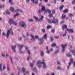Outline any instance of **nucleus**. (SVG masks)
<instances>
[{
	"label": "nucleus",
	"instance_id": "nucleus-1",
	"mask_svg": "<svg viewBox=\"0 0 75 75\" xmlns=\"http://www.w3.org/2000/svg\"><path fill=\"white\" fill-rule=\"evenodd\" d=\"M47 38V34H46L44 35L43 36V38L41 39H38V40L40 41V43L39 44V45H42V44H43V42H44V40H43V38H44L45 40H46Z\"/></svg>",
	"mask_w": 75,
	"mask_h": 75
},
{
	"label": "nucleus",
	"instance_id": "nucleus-2",
	"mask_svg": "<svg viewBox=\"0 0 75 75\" xmlns=\"http://www.w3.org/2000/svg\"><path fill=\"white\" fill-rule=\"evenodd\" d=\"M12 31H13V30L12 29V28H10V30H8L7 31L6 34V36L7 38H8V37H9V35L10 33L11 34V35H13V34H14V33Z\"/></svg>",
	"mask_w": 75,
	"mask_h": 75
},
{
	"label": "nucleus",
	"instance_id": "nucleus-3",
	"mask_svg": "<svg viewBox=\"0 0 75 75\" xmlns=\"http://www.w3.org/2000/svg\"><path fill=\"white\" fill-rule=\"evenodd\" d=\"M48 21L49 23H51V24L53 23L55 24H58V20H57L56 21L54 18H53L52 21H51V20H48Z\"/></svg>",
	"mask_w": 75,
	"mask_h": 75
},
{
	"label": "nucleus",
	"instance_id": "nucleus-4",
	"mask_svg": "<svg viewBox=\"0 0 75 75\" xmlns=\"http://www.w3.org/2000/svg\"><path fill=\"white\" fill-rule=\"evenodd\" d=\"M19 25L20 26H21L22 27H24V28H25L27 27L26 24L24 21H21L20 22Z\"/></svg>",
	"mask_w": 75,
	"mask_h": 75
},
{
	"label": "nucleus",
	"instance_id": "nucleus-5",
	"mask_svg": "<svg viewBox=\"0 0 75 75\" xmlns=\"http://www.w3.org/2000/svg\"><path fill=\"white\" fill-rule=\"evenodd\" d=\"M12 23H13L15 25H17V23L15 22L14 21V20L13 18L9 19V24L10 25H11Z\"/></svg>",
	"mask_w": 75,
	"mask_h": 75
},
{
	"label": "nucleus",
	"instance_id": "nucleus-6",
	"mask_svg": "<svg viewBox=\"0 0 75 75\" xmlns=\"http://www.w3.org/2000/svg\"><path fill=\"white\" fill-rule=\"evenodd\" d=\"M68 45L67 44H65L64 45H63V44H62L61 45L62 47V51L63 52H64L65 51V48L66 46H67Z\"/></svg>",
	"mask_w": 75,
	"mask_h": 75
},
{
	"label": "nucleus",
	"instance_id": "nucleus-7",
	"mask_svg": "<svg viewBox=\"0 0 75 75\" xmlns=\"http://www.w3.org/2000/svg\"><path fill=\"white\" fill-rule=\"evenodd\" d=\"M66 30L68 31L69 33H74V30L72 29H67Z\"/></svg>",
	"mask_w": 75,
	"mask_h": 75
},
{
	"label": "nucleus",
	"instance_id": "nucleus-8",
	"mask_svg": "<svg viewBox=\"0 0 75 75\" xmlns=\"http://www.w3.org/2000/svg\"><path fill=\"white\" fill-rule=\"evenodd\" d=\"M47 12L49 14H50V13H51V10H49L48 9H47L46 10H45L44 14H45V13H47Z\"/></svg>",
	"mask_w": 75,
	"mask_h": 75
},
{
	"label": "nucleus",
	"instance_id": "nucleus-9",
	"mask_svg": "<svg viewBox=\"0 0 75 75\" xmlns=\"http://www.w3.org/2000/svg\"><path fill=\"white\" fill-rule=\"evenodd\" d=\"M11 47L13 50V52H16V50H15L14 49L16 48V45H15V46H12Z\"/></svg>",
	"mask_w": 75,
	"mask_h": 75
},
{
	"label": "nucleus",
	"instance_id": "nucleus-10",
	"mask_svg": "<svg viewBox=\"0 0 75 75\" xmlns=\"http://www.w3.org/2000/svg\"><path fill=\"white\" fill-rule=\"evenodd\" d=\"M31 1H33V3H34L35 4H38V1H35V0H30ZM35 1V2L34 1Z\"/></svg>",
	"mask_w": 75,
	"mask_h": 75
},
{
	"label": "nucleus",
	"instance_id": "nucleus-11",
	"mask_svg": "<svg viewBox=\"0 0 75 75\" xmlns=\"http://www.w3.org/2000/svg\"><path fill=\"white\" fill-rule=\"evenodd\" d=\"M18 46L19 47V49L20 50H21V49L23 48V45H18Z\"/></svg>",
	"mask_w": 75,
	"mask_h": 75
},
{
	"label": "nucleus",
	"instance_id": "nucleus-12",
	"mask_svg": "<svg viewBox=\"0 0 75 75\" xmlns=\"http://www.w3.org/2000/svg\"><path fill=\"white\" fill-rule=\"evenodd\" d=\"M70 62H71L73 63H74V67H75V62H73V59L71 58L70 60Z\"/></svg>",
	"mask_w": 75,
	"mask_h": 75
},
{
	"label": "nucleus",
	"instance_id": "nucleus-13",
	"mask_svg": "<svg viewBox=\"0 0 75 75\" xmlns=\"http://www.w3.org/2000/svg\"><path fill=\"white\" fill-rule=\"evenodd\" d=\"M42 64H43V67L45 69L46 68H47V65H46V64H45V62H43L42 63Z\"/></svg>",
	"mask_w": 75,
	"mask_h": 75
},
{
	"label": "nucleus",
	"instance_id": "nucleus-14",
	"mask_svg": "<svg viewBox=\"0 0 75 75\" xmlns=\"http://www.w3.org/2000/svg\"><path fill=\"white\" fill-rule=\"evenodd\" d=\"M10 10L13 13L14 12V11H15V10H14V8L12 7H11L10 8Z\"/></svg>",
	"mask_w": 75,
	"mask_h": 75
},
{
	"label": "nucleus",
	"instance_id": "nucleus-15",
	"mask_svg": "<svg viewBox=\"0 0 75 75\" xmlns=\"http://www.w3.org/2000/svg\"><path fill=\"white\" fill-rule=\"evenodd\" d=\"M67 28V25H64L62 26V29L63 31L64 30V28Z\"/></svg>",
	"mask_w": 75,
	"mask_h": 75
},
{
	"label": "nucleus",
	"instance_id": "nucleus-16",
	"mask_svg": "<svg viewBox=\"0 0 75 75\" xmlns=\"http://www.w3.org/2000/svg\"><path fill=\"white\" fill-rule=\"evenodd\" d=\"M46 49H47V50L46 51V52L47 54H50V51L48 50V47L47 46L46 47Z\"/></svg>",
	"mask_w": 75,
	"mask_h": 75
},
{
	"label": "nucleus",
	"instance_id": "nucleus-17",
	"mask_svg": "<svg viewBox=\"0 0 75 75\" xmlns=\"http://www.w3.org/2000/svg\"><path fill=\"white\" fill-rule=\"evenodd\" d=\"M30 36L32 37V38L31 39V41H34L35 40V38H34V37L31 35H30Z\"/></svg>",
	"mask_w": 75,
	"mask_h": 75
},
{
	"label": "nucleus",
	"instance_id": "nucleus-18",
	"mask_svg": "<svg viewBox=\"0 0 75 75\" xmlns=\"http://www.w3.org/2000/svg\"><path fill=\"white\" fill-rule=\"evenodd\" d=\"M44 17V16H41L40 18V19L39 20V21H41L42 20H43Z\"/></svg>",
	"mask_w": 75,
	"mask_h": 75
},
{
	"label": "nucleus",
	"instance_id": "nucleus-19",
	"mask_svg": "<svg viewBox=\"0 0 75 75\" xmlns=\"http://www.w3.org/2000/svg\"><path fill=\"white\" fill-rule=\"evenodd\" d=\"M25 70L26 69L25 68H22V71L23 72V74H25Z\"/></svg>",
	"mask_w": 75,
	"mask_h": 75
},
{
	"label": "nucleus",
	"instance_id": "nucleus-20",
	"mask_svg": "<svg viewBox=\"0 0 75 75\" xmlns=\"http://www.w3.org/2000/svg\"><path fill=\"white\" fill-rule=\"evenodd\" d=\"M15 12H20L21 13H22V12H23V11H21V10H20V9H18L16 10L15 11Z\"/></svg>",
	"mask_w": 75,
	"mask_h": 75
},
{
	"label": "nucleus",
	"instance_id": "nucleus-21",
	"mask_svg": "<svg viewBox=\"0 0 75 75\" xmlns=\"http://www.w3.org/2000/svg\"><path fill=\"white\" fill-rule=\"evenodd\" d=\"M45 7L44 6H42L41 8V10L42 11H45Z\"/></svg>",
	"mask_w": 75,
	"mask_h": 75
},
{
	"label": "nucleus",
	"instance_id": "nucleus-22",
	"mask_svg": "<svg viewBox=\"0 0 75 75\" xmlns=\"http://www.w3.org/2000/svg\"><path fill=\"white\" fill-rule=\"evenodd\" d=\"M42 63H43V62H41V61L40 60H38V61L37 65H38V64H42Z\"/></svg>",
	"mask_w": 75,
	"mask_h": 75
},
{
	"label": "nucleus",
	"instance_id": "nucleus-23",
	"mask_svg": "<svg viewBox=\"0 0 75 75\" xmlns=\"http://www.w3.org/2000/svg\"><path fill=\"white\" fill-rule=\"evenodd\" d=\"M59 50H57L54 53V55H57L58 52H59Z\"/></svg>",
	"mask_w": 75,
	"mask_h": 75
},
{
	"label": "nucleus",
	"instance_id": "nucleus-24",
	"mask_svg": "<svg viewBox=\"0 0 75 75\" xmlns=\"http://www.w3.org/2000/svg\"><path fill=\"white\" fill-rule=\"evenodd\" d=\"M63 12L64 13H68V10L67 9H65L63 11Z\"/></svg>",
	"mask_w": 75,
	"mask_h": 75
},
{
	"label": "nucleus",
	"instance_id": "nucleus-25",
	"mask_svg": "<svg viewBox=\"0 0 75 75\" xmlns=\"http://www.w3.org/2000/svg\"><path fill=\"white\" fill-rule=\"evenodd\" d=\"M49 17L50 18H51V17H53V16L52 15V14L51 13H49Z\"/></svg>",
	"mask_w": 75,
	"mask_h": 75
},
{
	"label": "nucleus",
	"instance_id": "nucleus-26",
	"mask_svg": "<svg viewBox=\"0 0 75 75\" xmlns=\"http://www.w3.org/2000/svg\"><path fill=\"white\" fill-rule=\"evenodd\" d=\"M68 16H69V17H74V15L71 13H69L68 14Z\"/></svg>",
	"mask_w": 75,
	"mask_h": 75
},
{
	"label": "nucleus",
	"instance_id": "nucleus-27",
	"mask_svg": "<svg viewBox=\"0 0 75 75\" xmlns=\"http://www.w3.org/2000/svg\"><path fill=\"white\" fill-rule=\"evenodd\" d=\"M2 64H0V71L1 72L2 71Z\"/></svg>",
	"mask_w": 75,
	"mask_h": 75
},
{
	"label": "nucleus",
	"instance_id": "nucleus-28",
	"mask_svg": "<svg viewBox=\"0 0 75 75\" xmlns=\"http://www.w3.org/2000/svg\"><path fill=\"white\" fill-rule=\"evenodd\" d=\"M63 8H64V6L63 5L61 6L59 8L60 10H62L63 9Z\"/></svg>",
	"mask_w": 75,
	"mask_h": 75
},
{
	"label": "nucleus",
	"instance_id": "nucleus-29",
	"mask_svg": "<svg viewBox=\"0 0 75 75\" xmlns=\"http://www.w3.org/2000/svg\"><path fill=\"white\" fill-rule=\"evenodd\" d=\"M64 16V15L63 14H62V18L63 20L66 17V15H64V16Z\"/></svg>",
	"mask_w": 75,
	"mask_h": 75
},
{
	"label": "nucleus",
	"instance_id": "nucleus-30",
	"mask_svg": "<svg viewBox=\"0 0 75 75\" xmlns=\"http://www.w3.org/2000/svg\"><path fill=\"white\" fill-rule=\"evenodd\" d=\"M19 15H20V14L19 13H16V14H15L14 16V18H16V16H19Z\"/></svg>",
	"mask_w": 75,
	"mask_h": 75
},
{
	"label": "nucleus",
	"instance_id": "nucleus-31",
	"mask_svg": "<svg viewBox=\"0 0 75 75\" xmlns=\"http://www.w3.org/2000/svg\"><path fill=\"white\" fill-rule=\"evenodd\" d=\"M12 0H9V2L10 4H13V3L12 2Z\"/></svg>",
	"mask_w": 75,
	"mask_h": 75
},
{
	"label": "nucleus",
	"instance_id": "nucleus-32",
	"mask_svg": "<svg viewBox=\"0 0 75 75\" xmlns=\"http://www.w3.org/2000/svg\"><path fill=\"white\" fill-rule=\"evenodd\" d=\"M41 64H37L38 68H41V67H42V66L41 65Z\"/></svg>",
	"mask_w": 75,
	"mask_h": 75
},
{
	"label": "nucleus",
	"instance_id": "nucleus-33",
	"mask_svg": "<svg viewBox=\"0 0 75 75\" xmlns=\"http://www.w3.org/2000/svg\"><path fill=\"white\" fill-rule=\"evenodd\" d=\"M56 45H57V44L55 43H53L51 45L52 47H55Z\"/></svg>",
	"mask_w": 75,
	"mask_h": 75
},
{
	"label": "nucleus",
	"instance_id": "nucleus-34",
	"mask_svg": "<svg viewBox=\"0 0 75 75\" xmlns=\"http://www.w3.org/2000/svg\"><path fill=\"white\" fill-rule=\"evenodd\" d=\"M41 55L42 57L44 56V52H43L42 51H41Z\"/></svg>",
	"mask_w": 75,
	"mask_h": 75
},
{
	"label": "nucleus",
	"instance_id": "nucleus-35",
	"mask_svg": "<svg viewBox=\"0 0 75 75\" xmlns=\"http://www.w3.org/2000/svg\"><path fill=\"white\" fill-rule=\"evenodd\" d=\"M67 55L69 57H71L72 55L69 53H68L67 54Z\"/></svg>",
	"mask_w": 75,
	"mask_h": 75
},
{
	"label": "nucleus",
	"instance_id": "nucleus-36",
	"mask_svg": "<svg viewBox=\"0 0 75 75\" xmlns=\"http://www.w3.org/2000/svg\"><path fill=\"white\" fill-rule=\"evenodd\" d=\"M42 32L44 33L45 32V29H43L41 30Z\"/></svg>",
	"mask_w": 75,
	"mask_h": 75
},
{
	"label": "nucleus",
	"instance_id": "nucleus-37",
	"mask_svg": "<svg viewBox=\"0 0 75 75\" xmlns=\"http://www.w3.org/2000/svg\"><path fill=\"white\" fill-rule=\"evenodd\" d=\"M51 28V26L50 25H48L47 26V30H48L49 28Z\"/></svg>",
	"mask_w": 75,
	"mask_h": 75
},
{
	"label": "nucleus",
	"instance_id": "nucleus-38",
	"mask_svg": "<svg viewBox=\"0 0 75 75\" xmlns=\"http://www.w3.org/2000/svg\"><path fill=\"white\" fill-rule=\"evenodd\" d=\"M70 51L71 52V53H75V51L74 50H70Z\"/></svg>",
	"mask_w": 75,
	"mask_h": 75
},
{
	"label": "nucleus",
	"instance_id": "nucleus-39",
	"mask_svg": "<svg viewBox=\"0 0 75 75\" xmlns=\"http://www.w3.org/2000/svg\"><path fill=\"white\" fill-rule=\"evenodd\" d=\"M34 19H35V20L37 21L38 20V17H36V16H34Z\"/></svg>",
	"mask_w": 75,
	"mask_h": 75
},
{
	"label": "nucleus",
	"instance_id": "nucleus-40",
	"mask_svg": "<svg viewBox=\"0 0 75 75\" xmlns=\"http://www.w3.org/2000/svg\"><path fill=\"white\" fill-rule=\"evenodd\" d=\"M6 14H10V13L8 11H6Z\"/></svg>",
	"mask_w": 75,
	"mask_h": 75
},
{
	"label": "nucleus",
	"instance_id": "nucleus-41",
	"mask_svg": "<svg viewBox=\"0 0 75 75\" xmlns=\"http://www.w3.org/2000/svg\"><path fill=\"white\" fill-rule=\"evenodd\" d=\"M28 20V21H29L30 22H33V21H34V20H33L32 19H29Z\"/></svg>",
	"mask_w": 75,
	"mask_h": 75
},
{
	"label": "nucleus",
	"instance_id": "nucleus-42",
	"mask_svg": "<svg viewBox=\"0 0 75 75\" xmlns=\"http://www.w3.org/2000/svg\"><path fill=\"white\" fill-rule=\"evenodd\" d=\"M18 40H19V41H21L22 40V38L21 37H19L18 38Z\"/></svg>",
	"mask_w": 75,
	"mask_h": 75
},
{
	"label": "nucleus",
	"instance_id": "nucleus-43",
	"mask_svg": "<svg viewBox=\"0 0 75 75\" xmlns=\"http://www.w3.org/2000/svg\"><path fill=\"white\" fill-rule=\"evenodd\" d=\"M51 32L52 33H54L55 32V30L54 29H52L51 30Z\"/></svg>",
	"mask_w": 75,
	"mask_h": 75
},
{
	"label": "nucleus",
	"instance_id": "nucleus-44",
	"mask_svg": "<svg viewBox=\"0 0 75 75\" xmlns=\"http://www.w3.org/2000/svg\"><path fill=\"white\" fill-rule=\"evenodd\" d=\"M33 64L30 63V66L31 67V68H33Z\"/></svg>",
	"mask_w": 75,
	"mask_h": 75
},
{
	"label": "nucleus",
	"instance_id": "nucleus-45",
	"mask_svg": "<svg viewBox=\"0 0 75 75\" xmlns=\"http://www.w3.org/2000/svg\"><path fill=\"white\" fill-rule=\"evenodd\" d=\"M26 2L27 4L29 3H30V0H26Z\"/></svg>",
	"mask_w": 75,
	"mask_h": 75
},
{
	"label": "nucleus",
	"instance_id": "nucleus-46",
	"mask_svg": "<svg viewBox=\"0 0 75 75\" xmlns=\"http://www.w3.org/2000/svg\"><path fill=\"white\" fill-rule=\"evenodd\" d=\"M52 13H53L54 14H55V10L53 9L52 10Z\"/></svg>",
	"mask_w": 75,
	"mask_h": 75
},
{
	"label": "nucleus",
	"instance_id": "nucleus-47",
	"mask_svg": "<svg viewBox=\"0 0 75 75\" xmlns=\"http://www.w3.org/2000/svg\"><path fill=\"white\" fill-rule=\"evenodd\" d=\"M1 56L3 57H5V55L3 53H2L1 54Z\"/></svg>",
	"mask_w": 75,
	"mask_h": 75
},
{
	"label": "nucleus",
	"instance_id": "nucleus-48",
	"mask_svg": "<svg viewBox=\"0 0 75 75\" xmlns=\"http://www.w3.org/2000/svg\"><path fill=\"white\" fill-rule=\"evenodd\" d=\"M33 71H35V72H37V69H35V68H34L33 69Z\"/></svg>",
	"mask_w": 75,
	"mask_h": 75
},
{
	"label": "nucleus",
	"instance_id": "nucleus-49",
	"mask_svg": "<svg viewBox=\"0 0 75 75\" xmlns=\"http://www.w3.org/2000/svg\"><path fill=\"white\" fill-rule=\"evenodd\" d=\"M10 60H11V63L12 64H13V61H12V58H11V57H10Z\"/></svg>",
	"mask_w": 75,
	"mask_h": 75
},
{
	"label": "nucleus",
	"instance_id": "nucleus-50",
	"mask_svg": "<svg viewBox=\"0 0 75 75\" xmlns=\"http://www.w3.org/2000/svg\"><path fill=\"white\" fill-rule=\"evenodd\" d=\"M18 75H20V69L19 68L18 69Z\"/></svg>",
	"mask_w": 75,
	"mask_h": 75
},
{
	"label": "nucleus",
	"instance_id": "nucleus-51",
	"mask_svg": "<svg viewBox=\"0 0 75 75\" xmlns=\"http://www.w3.org/2000/svg\"><path fill=\"white\" fill-rule=\"evenodd\" d=\"M7 70L8 71H9L10 70V68H9V66H7Z\"/></svg>",
	"mask_w": 75,
	"mask_h": 75
},
{
	"label": "nucleus",
	"instance_id": "nucleus-52",
	"mask_svg": "<svg viewBox=\"0 0 75 75\" xmlns=\"http://www.w3.org/2000/svg\"><path fill=\"white\" fill-rule=\"evenodd\" d=\"M27 51L28 52V54H29V55H30V50H27Z\"/></svg>",
	"mask_w": 75,
	"mask_h": 75
},
{
	"label": "nucleus",
	"instance_id": "nucleus-53",
	"mask_svg": "<svg viewBox=\"0 0 75 75\" xmlns=\"http://www.w3.org/2000/svg\"><path fill=\"white\" fill-rule=\"evenodd\" d=\"M4 5L2 6L0 5V8H2L3 7H4Z\"/></svg>",
	"mask_w": 75,
	"mask_h": 75
},
{
	"label": "nucleus",
	"instance_id": "nucleus-54",
	"mask_svg": "<svg viewBox=\"0 0 75 75\" xmlns=\"http://www.w3.org/2000/svg\"><path fill=\"white\" fill-rule=\"evenodd\" d=\"M75 1H74H74H72V4H73V5L75 4Z\"/></svg>",
	"mask_w": 75,
	"mask_h": 75
},
{
	"label": "nucleus",
	"instance_id": "nucleus-55",
	"mask_svg": "<svg viewBox=\"0 0 75 75\" xmlns=\"http://www.w3.org/2000/svg\"><path fill=\"white\" fill-rule=\"evenodd\" d=\"M55 38H56V39H58V38H59V36H56L55 37Z\"/></svg>",
	"mask_w": 75,
	"mask_h": 75
},
{
	"label": "nucleus",
	"instance_id": "nucleus-56",
	"mask_svg": "<svg viewBox=\"0 0 75 75\" xmlns=\"http://www.w3.org/2000/svg\"><path fill=\"white\" fill-rule=\"evenodd\" d=\"M50 40H51V41H53V38L52 37H50Z\"/></svg>",
	"mask_w": 75,
	"mask_h": 75
},
{
	"label": "nucleus",
	"instance_id": "nucleus-57",
	"mask_svg": "<svg viewBox=\"0 0 75 75\" xmlns=\"http://www.w3.org/2000/svg\"><path fill=\"white\" fill-rule=\"evenodd\" d=\"M70 65H68V66L67 67V69L68 70H69V68L70 67Z\"/></svg>",
	"mask_w": 75,
	"mask_h": 75
},
{
	"label": "nucleus",
	"instance_id": "nucleus-58",
	"mask_svg": "<svg viewBox=\"0 0 75 75\" xmlns=\"http://www.w3.org/2000/svg\"><path fill=\"white\" fill-rule=\"evenodd\" d=\"M61 69V67H57V69H58L59 70V69Z\"/></svg>",
	"mask_w": 75,
	"mask_h": 75
},
{
	"label": "nucleus",
	"instance_id": "nucleus-59",
	"mask_svg": "<svg viewBox=\"0 0 75 75\" xmlns=\"http://www.w3.org/2000/svg\"><path fill=\"white\" fill-rule=\"evenodd\" d=\"M24 52L22 51H21V50H20V53H21V54H23V53Z\"/></svg>",
	"mask_w": 75,
	"mask_h": 75
},
{
	"label": "nucleus",
	"instance_id": "nucleus-60",
	"mask_svg": "<svg viewBox=\"0 0 75 75\" xmlns=\"http://www.w3.org/2000/svg\"><path fill=\"white\" fill-rule=\"evenodd\" d=\"M26 74H29V73H30V71H26Z\"/></svg>",
	"mask_w": 75,
	"mask_h": 75
},
{
	"label": "nucleus",
	"instance_id": "nucleus-61",
	"mask_svg": "<svg viewBox=\"0 0 75 75\" xmlns=\"http://www.w3.org/2000/svg\"><path fill=\"white\" fill-rule=\"evenodd\" d=\"M6 57H8V56H9V55H8L6 53Z\"/></svg>",
	"mask_w": 75,
	"mask_h": 75
},
{
	"label": "nucleus",
	"instance_id": "nucleus-62",
	"mask_svg": "<svg viewBox=\"0 0 75 75\" xmlns=\"http://www.w3.org/2000/svg\"><path fill=\"white\" fill-rule=\"evenodd\" d=\"M35 38L36 39H38V36H35Z\"/></svg>",
	"mask_w": 75,
	"mask_h": 75
},
{
	"label": "nucleus",
	"instance_id": "nucleus-63",
	"mask_svg": "<svg viewBox=\"0 0 75 75\" xmlns=\"http://www.w3.org/2000/svg\"><path fill=\"white\" fill-rule=\"evenodd\" d=\"M5 68H6V67H5V66H4L3 67V70H4V69H5Z\"/></svg>",
	"mask_w": 75,
	"mask_h": 75
},
{
	"label": "nucleus",
	"instance_id": "nucleus-64",
	"mask_svg": "<svg viewBox=\"0 0 75 75\" xmlns=\"http://www.w3.org/2000/svg\"><path fill=\"white\" fill-rule=\"evenodd\" d=\"M69 47H70V48H71V49L72 48V45H69Z\"/></svg>",
	"mask_w": 75,
	"mask_h": 75
}]
</instances>
